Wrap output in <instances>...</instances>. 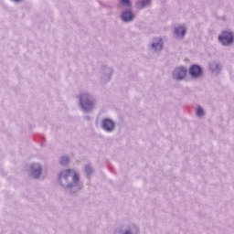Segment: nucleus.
Segmentation results:
<instances>
[{
    "label": "nucleus",
    "instance_id": "nucleus-1",
    "mask_svg": "<svg viewBox=\"0 0 234 234\" xmlns=\"http://www.w3.org/2000/svg\"><path fill=\"white\" fill-rule=\"evenodd\" d=\"M69 178H72L73 184H78V182H80V176H78V173L74 172V170H64L58 176V180L62 186L70 187L72 184H69Z\"/></svg>",
    "mask_w": 234,
    "mask_h": 234
},
{
    "label": "nucleus",
    "instance_id": "nucleus-2",
    "mask_svg": "<svg viewBox=\"0 0 234 234\" xmlns=\"http://www.w3.org/2000/svg\"><path fill=\"white\" fill-rule=\"evenodd\" d=\"M218 40L222 45L228 47V45H231L233 43V33L229 31H222L221 35L218 37Z\"/></svg>",
    "mask_w": 234,
    "mask_h": 234
},
{
    "label": "nucleus",
    "instance_id": "nucleus-3",
    "mask_svg": "<svg viewBox=\"0 0 234 234\" xmlns=\"http://www.w3.org/2000/svg\"><path fill=\"white\" fill-rule=\"evenodd\" d=\"M80 105L82 109H85V111H87L89 109H92L94 102L90 101V98L88 94H83L80 96Z\"/></svg>",
    "mask_w": 234,
    "mask_h": 234
},
{
    "label": "nucleus",
    "instance_id": "nucleus-4",
    "mask_svg": "<svg viewBox=\"0 0 234 234\" xmlns=\"http://www.w3.org/2000/svg\"><path fill=\"white\" fill-rule=\"evenodd\" d=\"M176 80H184L187 76V69L186 68H177L174 71Z\"/></svg>",
    "mask_w": 234,
    "mask_h": 234
},
{
    "label": "nucleus",
    "instance_id": "nucleus-5",
    "mask_svg": "<svg viewBox=\"0 0 234 234\" xmlns=\"http://www.w3.org/2000/svg\"><path fill=\"white\" fill-rule=\"evenodd\" d=\"M189 73L193 78H198L202 75V68L200 66L194 65L189 69Z\"/></svg>",
    "mask_w": 234,
    "mask_h": 234
},
{
    "label": "nucleus",
    "instance_id": "nucleus-6",
    "mask_svg": "<svg viewBox=\"0 0 234 234\" xmlns=\"http://www.w3.org/2000/svg\"><path fill=\"white\" fill-rule=\"evenodd\" d=\"M102 129L108 133H111V131L114 130V122L110 119H104L102 121Z\"/></svg>",
    "mask_w": 234,
    "mask_h": 234
},
{
    "label": "nucleus",
    "instance_id": "nucleus-7",
    "mask_svg": "<svg viewBox=\"0 0 234 234\" xmlns=\"http://www.w3.org/2000/svg\"><path fill=\"white\" fill-rule=\"evenodd\" d=\"M122 19L125 23H129V21H133L134 19V14L132 11H124L122 14Z\"/></svg>",
    "mask_w": 234,
    "mask_h": 234
},
{
    "label": "nucleus",
    "instance_id": "nucleus-8",
    "mask_svg": "<svg viewBox=\"0 0 234 234\" xmlns=\"http://www.w3.org/2000/svg\"><path fill=\"white\" fill-rule=\"evenodd\" d=\"M31 170L34 178H39V175H41V165L34 164L31 165Z\"/></svg>",
    "mask_w": 234,
    "mask_h": 234
},
{
    "label": "nucleus",
    "instance_id": "nucleus-9",
    "mask_svg": "<svg viewBox=\"0 0 234 234\" xmlns=\"http://www.w3.org/2000/svg\"><path fill=\"white\" fill-rule=\"evenodd\" d=\"M148 5H151V0H141L135 4V6L138 10H142V8H145Z\"/></svg>",
    "mask_w": 234,
    "mask_h": 234
},
{
    "label": "nucleus",
    "instance_id": "nucleus-10",
    "mask_svg": "<svg viewBox=\"0 0 234 234\" xmlns=\"http://www.w3.org/2000/svg\"><path fill=\"white\" fill-rule=\"evenodd\" d=\"M175 32L177 37H184L186 36V27L179 26L176 28Z\"/></svg>",
    "mask_w": 234,
    "mask_h": 234
},
{
    "label": "nucleus",
    "instance_id": "nucleus-11",
    "mask_svg": "<svg viewBox=\"0 0 234 234\" xmlns=\"http://www.w3.org/2000/svg\"><path fill=\"white\" fill-rule=\"evenodd\" d=\"M153 48H154L155 51L162 50L164 47V42L162 41V38H159L156 42H154L152 44Z\"/></svg>",
    "mask_w": 234,
    "mask_h": 234
},
{
    "label": "nucleus",
    "instance_id": "nucleus-12",
    "mask_svg": "<svg viewBox=\"0 0 234 234\" xmlns=\"http://www.w3.org/2000/svg\"><path fill=\"white\" fill-rule=\"evenodd\" d=\"M121 5H122V6L131 7V0H121Z\"/></svg>",
    "mask_w": 234,
    "mask_h": 234
},
{
    "label": "nucleus",
    "instance_id": "nucleus-13",
    "mask_svg": "<svg viewBox=\"0 0 234 234\" xmlns=\"http://www.w3.org/2000/svg\"><path fill=\"white\" fill-rule=\"evenodd\" d=\"M197 116H204V110L202 109V107H197Z\"/></svg>",
    "mask_w": 234,
    "mask_h": 234
},
{
    "label": "nucleus",
    "instance_id": "nucleus-14",
    "mask_svg": "<svg viewBox=\"0 0 234 234\" xmlns=\"http://www.w3.org/2000/svg\"><path fill=\"white\" fill-rule=\"evenodd\" d=\"M60 164H69V157H62L60 160Z\"/></svg>",
    "mask_w": 234,
    "mask_h": 234
},
{
    "label": "nucleus",
    "instance_id": "nucleus-15",
    "mask_svg": "<svg viewBox=\"0 0 234 234\" xmlns=\"http://www.w3.org/2000/svg\"><path fill=\"white\" fill-rule=\"evenodd\" d=\"M15 3H19L21 0H13Z\"/></svg>",
    "mask_w": 234,
    "mask_h": 234
},
{
    "label": "nucleus",
    "instance_id": "nucleus-16",
    "mask_svg": "<svg viewBox=\"0 0 234 234\" xmlns=\"http://www.w3.org/2000/svg\"><path fill=\"white\" fill-rule=\"evenodd\" d=\"M124 234H131V232L130 231H125V233Z\"/></svg>",
    "mask_w": 234,
    "mask_h": 234
}]
</instances>
